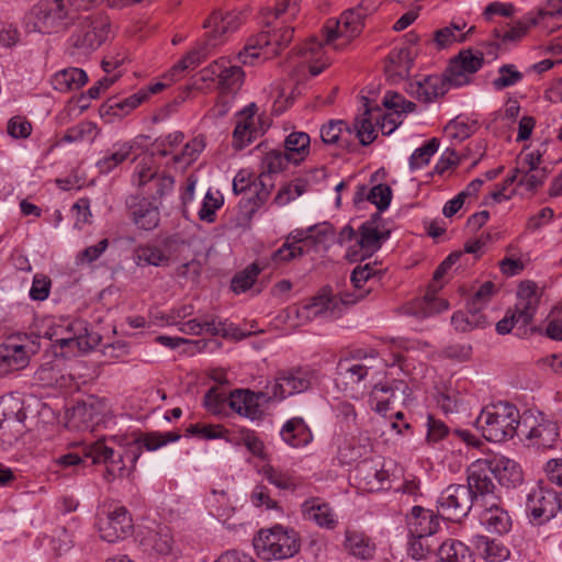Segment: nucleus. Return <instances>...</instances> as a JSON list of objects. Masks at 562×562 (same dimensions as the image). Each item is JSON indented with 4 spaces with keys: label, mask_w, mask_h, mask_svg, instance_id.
Instances as JSON below:
<instances>
[{
    "label": "nucleus",
    "mask_w": 562,
    "mask_h": 562,
    "mask_svg": "<svg viewBox=\"0 0 562 562\" xmlns=\"http://www.w3.org/2000/svg\"><path fill=\"white\" fill-rule=\"evenodd\" d=\"M180 438L179 431L145 432L134 440L133 447L121 451H115L101 441L83 445L81 441L72 440V467L80 465L87 460H90V464L103 462L106 467L104 477L108 481H112L115 477L130 475L131 470L126 468V462L134 468L143 447L148 451H155L168 442L177 441Z\"/></svg>",
    "instance_id": "obj_1"
},
{
    "label": "nucleus",
    "mask_w": 562,
    "mask_h": 562,
    "mask_svg": "<svg viewBox=\"0 0 562 562\" xmlns=\"http://www.w3.org/2000/svg\"><path fill=\"white\" fill-rule=\"evenodd\" d=\"M475 424L487 441L503 442L517 435L520 413L515 405L499 401L483 408Z\"/></svg>",
    "instance_id": "obj_2"
},
{
    "label": "nucleus",
    "mask_w": 562,
    "mask_h": 562,
    "mask_svg": "<svg viewBox=\"0 0 562 562\" xmlns=\"http://www.w3.org/2000/svg\"><path fill=\"white\" fill-rule=\"evenodd\" d=\"M258 555L265 560L286 559L300 550L297 535L293 529L277 525L269 530H260L254 539Z\"/></svg>",
    "instance_id": "obj_3"
},
{
    "label": "nucleus",
    "mask_w": 562,
    "mask_h": 562,
    "mask_svg": "<svg viewBox=\"0 0 562 562\" xmlns=\"http://www.w3.org/2000/svg\"><path fill=\"white\" fill-rule=\"evenodd\" d=\"M316 381V371L310 367H294L277 373L270 389L273 400L281 401L288 396L310 390Z\"/></svg>",
    "instance_id": "obj_4"
},
{
    "label": "nucleus",
    "mask_w": 562,
    "mask_h": 562,
    "mask_svg": "<svg viewBox=\"0 0 562 562\" xmlns=\"http://www.w3.org/2000/svg\"><path fill=\"white\" fill-rule=\"evenodd\" d=\"M66 9L54 8L49 0H42L24 15L29 32L55 33L66 29Z\"/></svg>",
    "instance_id": "obj_5"
},
{
    "label": "nucleus",
    "mask_w": 562,
    "mask_h": 562,
    "mask_svg": "<svg viewBox=\"0 0 562 562\" xmlns=\"http://www.w3.org/2000/svg\"><path fill=\"white\" fill-rule=\"evenodd\" d=\"M98 527L101 539L113 543L132 535L134 524L127 508L115 505L102 510Z\"/></svg>",
    "instance_id": "obj_6"
},
{
    "label": "nucleus",
    "mask_w": 562,
    "mask_h": 562,
    "mask_svg": "<svg viewBox=\"0 0 562 562\" xmlns=\"http://www.w3.org/2000/svg\"><path fill=\"white\" fill-rule=\"evenodd\" d=\"M473 502L472 491L469 487L464 484H451L441 492L438 509L443 518L460 522L470 513Z\"/></svg>",
    "instance_id": "obj_7"
},
{
    "label": "nucleus",
    "mask_w": 562,
    "mask_h": 562,
    "mask_svg": "<svg viewBox=\"0 0 562 562\" xmlns=\"http://www.w3.org/2000/svg\"><path fill=\"white\" fill-rule=\"evenodd\" d=\"M561 496L553 490L539 488L527 497L526 512L530 521L535 525H542L553 517L561 509Z\"/></svg>",
    "instance_id": "obj_8"
},
{
    "label": "nucleus",
    "mask_w": 562,
    "mask_h": 562,
    "mask_svg": "<svg viewBox=\"0 0 562 562\" xmlns=\"http://www.w3.org/2000/svg\"><path fill=\"white\" fill-rule=\"evenodd\" d=\"M272 394L269 392H254L249 389H236L228 395V406L238 415L251 420L260 419L263 415L260 408V402L272 401Z\"/></svg>",
    "instance_id": "obj_9"
},
{
    "label": "nucleus",
    "mask_w": 562,
    "mask_h": 562,
    "mask_svg": "<svg viewBox=\"0 0 562 562\" xmlns=\"http://www.w3.org/2000/svg\"><path fill=\"white\" fill-rule=\"evenodd\" d=\"M484 64V54L480 50L473 53L471 48L462 49L451 59L448 69V80L454 87H462L470 82L469 75L479 71Z\"/></svg>",
    "instance_id": "obj_10"
},
{
    "label": "nucleus",
    "mask_w": 562,
    "mask_h": 562,
    "mask_svg": "<svg viewBox=\"0 0 562 562\" xmlns=\"http://www.w3.org/2000/svg\"><path fill=\"white\" fill-rule=\"evenodd\" d=\"M376 358V352L372 351L370 357L363 356L361 350H357L352 358L340 359L337 363V375L346 385H358L370 376L373 366L370 360Z\"/></svg>",
    "instance_id": "obj_11"
},
{
    "label": "nucleus",
    "mask_w": 562,
    "mask_h": 562,
    "mask_svg": "<svg viewBox=\"0 0 562 562\" xmlns=\"http://www.w3.org/2000/svg\"><path fill=\"white\" fill-rule=\"evenodd\" d=\"M243 23L240 13L235 11L223 12L215 10L203 23V27L211 29L206 33L207 45L217 46L226 34L235 32Z\"/></svg>",
    "instance_id": "obj_12"
},
{
    "label": "nucleus",
    "mask_w": 562,
    "mask_h": 562,
    "mask_svg": "<svg viewBox=\"0 0 562 562\" xmlns=\"http://www.w3.org/2000/svg\"><path fill=\"white\" fill-rule=\"evenodd\" d=\"M363 294H358L356 299H351L349 294L345 297L318 295L312 299V302L305 304L301 311V315L310 317L338 318L341 316L342 307L348 304L356 303Z\"/></svg>",
    "instance_id": "obj_13"
},
{
    "label": "nucleus",
    "mask_w": 562,
    "mask_h": 562,
    "mask_svg": "<svg viewBox=\"0 0 562 562\" xmlns=\"http://www.w3.org/2000/svg\"><path fill=\"white\" fill-rule=\"evenodd\" d=\"M147 99L148 92L144 89H139L137 92L126 98L114 95L100 105L99 112L102 119H105L108 123H112L116 119L122 120L127 116Z\"/></svg>",
    "instance_id": "obj_14"
},
{
    "label": "nucleus",
    "mask_w": 562,
    "mask_h": 562,
    "mask_svg": "<svg viewBox=\"0 0 562 562\" xmlns=\"http://www.w3.org/2000/svg\"><path fill=\"white\" fill-rule=\"evenodd\" d=\"M77 38L75 46L94 49L106 38L109 25L102 20H94L92 15L78 16Z\"/></svg>",
    "instance_id": "obj_15"
},
{
    "label": "nucleus",
    "mask_w": 562,
    "mask_h": 562,
    "mask_svg": "<svg viewBox=\"0 0 562 562\" xmlns=\"http://www.w3.org/2000/svg\"><path fill=\"white\" fill-rule=\"evenodd\" d=\"M492 465L490 459H479L468 468V484L475 499L479 496H486L496 493V485L492 477Z\"/></svg>",
    "instance_id": "obj_16"
},
{
    "label": "nucleus",
    "mask_w": 562,
    "mask_h": 562,
    "mask_svg": "<svg viewBox=\"0 0 562 562\" xmlns=\"http://www.w3.org/2000/svg\"><path fill=\"white\" fill-rule=\"evenodd\" d=\"M492 474L497 480L501 487L513 490L520 486L524 482L521 467L513 459L505 456H495L490 459Z\"/></svg>",
    "instance_id": "obj_17"
},
{
    "label": "nucleus",
    "mask_w": 562,
    "mask_h": 562,
    "mask_svg": "<svg viewBox=\"0 0 562 562\" xmlns=\"http://www.w3.org/2000/svg\"><path fill=\"white\" fill-rule=\"evenodd\" d=\"M409 536L436 535L440 528L439 517L430 509L414 506L406 516Z\"/></svg>",
    "instance_id": "obj_18"
},
{
    "label": "nucleus",
    "mask_w": 562,
    "mask_h": 562,
    "mask_svg": "<svg viewBox=\"0 0 562 562\" xmlns=\"http://www.w3.org/2000/svg\"><path fill=\"white\" fill-rule=\"evenodd\" d=\"M46 335L52 342L50 348L55 357L52 371L60 373L63 367L66 366L67 355L70 351V325H55L48 329Z\"/></svg>",
    "instance_id": "obj_19"
},
{
    "label": "nucleus",
    "mask_w": 562,
    "mask_h": 562,
    "mask_svg": "<svg viewBox=\"0 0 562 562\" xmlns=\"http://www.w3.org/2000/svg\"><path fill=\"white\" fill-rule=\"evenodd\" d=\"M364 12H359L356 8L347 9L337 20L336 27L328 31L326 42L329 43L339 36H358L364 27Z\"/></svg>",
    "instance_id": "obj_20"
},
{
    "label": "nucleus",
    "mask_w": 562,
    "mask_h": 562,
    "mask_svg": "<svg viewBox=\"0 0 562 562\" xmlns=\"http://www.w3.org/2000/svg\"><path fill=\"white\" fill-rule=\"evenodd\" d=\"M536 284L530 281L521 282L518 289V302L513 313L520 321L522 326L531 324L539 304L536 293Z\"/></svg>",
    "instance_id": "obj_21"
},
{
    "label": "nucleus",
    "mask_w": 562,
    "mask_h": 562,
    "mask_svg": "<svg viewBox=\"0 0 562 562\" xmlns=\"http://www.w3.org/2000/svg\"><path fill=\"white\" fill-rule=\"evenodd\" d=\"M306 520L314 521L322 528L334 529L337 525L333 508L319 497H311L301 505Z\"/></svg>",
    "instance_id": "obj_22"
},
{
    "label": "nucleus",
    "mask_w": 562,
    "mask_h": 562,
    "mask_svg": "<svg viewBox=\"0 0 562 562\" xmlns=\"http://www.w3.org/2000/svg\"><path fill=\"white\" fill-rule=\"evenodd\" d=\"M277 38L274 31H263L258 35L250 37L244 49L239 52L237 58L241 64H250L254 58L263 55L268 58L271 55V48H276Z\"/></svg>",
    "instance_id": "obj_23"
},
{
    "label": "nucleus",
    "mask_w": 562,
    "mask_h": 562,
    "mask_svg": "<svg viewBox=\"0 0 562 562\" xmlns=\"http://www.w3.org/2000/svg\"><path fill=\"white\" fill-rule=\"evenodd\" d=\"M387 479V471L367 460L360 462L355 471V480L368 492L383 490Z\"/></svg>",
    "instance_id": "obj_24"
},
{
    "label": "nucleus",
    "mask_w": 562,
    "mask_h": 562,
    "mask_svg": "<svg viewBox=\"0 0 562 562\" xmlns=\"http://www.w3.org/2000/svg\"><path fill=\"white\" fill-rule=\"evenodd\" d=\"M450 86H453L448 80V72L443 76H428L423 81L412 85V93L424 102H431L435 99L445 95Z\"/></svg>",
    "instance_id": "obj_25"
},
{
    "label": "nucleus",
    "mask_w": 562,
    "mask_h": 562,
    "mask_svg": "<svg viewBox=\"0 0 562 562\" xmlns=\"http://www.w3.org/2000/svg\"><path fill=\"white\" fill-rule=\"evenodd\" d=\"M390 235V229H380L379 225H374L373 221H367L359 227V239L357 244L364 255L371 256L381 248L382 243L386 240Z\"/></svg>",
    "instance_id": "obj_26"
},
{
    "label": "nucleus",
    "mask_w": 562,
    "mask_h": 562,
    "mask_svg": "<svg viewBox=\"0 0 562 562\" xmlns=\"http://www.w3.org/2000/svg\"><path fill=\"white\" fill-rule=\"evenodd\" d=\"M29 362L25 347L14 341L0 345V373L24 368Z\"/></svg>",
    "instance_id": "obj_27"
},
{
    "label": "nucleus",
    "mask_w": 562,
    "mask_h": 562,
    "mask_svg": "<svg viewBox=\"0 0 562 562\" xmlns=\"http://www.w3.org/2000/svg\"><path fill=\"white\" fill-rule=\"evenodd\" d=\"M280 435L283 441L293 448L304 447L313 439L312 431L302 417L289 419L281 428Z\"/></svg>",
    "instance_id": "obj_28"
},
{
    "label": "nucleus",
    "mask_w": 562,
    "mask_h": 562,
    "mask_svg": "<svg viewBox=\"0 0 562 562\" xmlns=\"http://www.w3.org/2000/svg\"><path fill=\"white\" fill-rule=\"evenodd\" d=\"M363 105L366 108L362 116H358L353 121V126L351 127L352 133L356 132V136L359 138V143L362 146H368L375 140L378 137V133L372 124V112H380V108L376 105L372 108L370 105V99L367 97H362Z\"/></svg>",
    "instance_id": "obj_29"
},
{
    "label": "nucleus",
    "mask_w": 562,
    "mask_h": 562,
    "mask_svg": "<svg viewBox=\"0 0 562 562\" xmlns=\"http://www.w3.org/2000/svg\"><path fill=\"white\" fill-rule=\"evenodd\" d=\"M526 437L538 448L551 449L559 438V426L553 420L541 418L536 426L530 428Z\"/></svg>",
    "instance_id": "obj_30"
},
{
    "label": "nucleus",
    "mask_w": 562,
    "mask_h": 562,
    "mask_svg": "<svg viewBox=\"0 0 562 562\" xmlns=\"http://www.w3.org/2000/svg\"><path fill=\"white\" fill-rule=\"evenodd\" d=\"M134 223L142 229L151 231L158 226L159 210L147 199L130 205Z\"/></svg>",
    "instance_id": "obj_31"
},
{
    "label": "nucleus",
    "mask_w": 562,
    "mask_h": 562,
    "mask_svg": "<svg viewBox=\"0 0 562 562\" xmlns=\"http://www.w3.org/2000/svg\"><path fill=\"white\" fill-rule=\"evenodd\" d=\"M351 135V127L347 122L341 120L329 121L321 128V138L325 144L340 143V146L347 148L348 150H350L351 146L353 145L350 140Z\"/></svg>",
    "instance_id": "obj_32"
},
{
    "label": "nucleus",
    "mask_w": 562,
    "mask_h": 562,
    "mask_svg": "<svg viewBox=\"0 0 562 562\" xmlns=\"http://www.w3.org/2000/svg\"><path fill=\"white\" fill-rule=\"evenodd\" d=\"M481 521L490 532L499 536L507 533L513 525L508 512L496 505L482 513Z\"/></svg>",
    "instance_id": "obj_33"
},
{
    "label": "nucleus",
    "mask_w": 562,
    "mask_h": 562,
    "mask_svg": "<svg viewBox=\"0 0 562 562\" xmlns=\"http://www.w3.org/2000/svg\"><path fill=\"white\" fill-rule=\"evenodd\" d=\"M441 541L436 535L409 536L407 543V553L416 561L427 559L431 554H438V548Z\"/></svg>",
    "instance_id": "obj_34"
},
{
    "label": "nucleus",
    "mask_w": 562,
    "mask_h": 562,
    "mask_svg": "<svg viewBox=\"0 0 562 562\" xmlns=\"http://www.w3.org/2000/svg\"><path fill=\"white\" fill-rule=\"evenodd\" d=\"M438 562H474L470 549L461 541L447 539L438 548Z\"/></svg>",
    "instance_id": "obj_35"
},
{
    "label": "nucleus",
    "mask_w": 562,
    "mask_h": 562,
    "mask_svg": "<svg viewBox=\"0 0 562 562\" xmlns=\"http://www.w3.org/2000/svg\"><path fill=\"white\" fill-rule=\"evenodd\" d=\"M345 549L352 555L367 560L373 557L375 546L363 532L347 530Z\"/></svg>",
    "instance_id": "obj_36"
},
{
    "label": "nucleus",
    "mask_w": 562,
    "mask_h": 562,
    "mask_svg": "<svg viewBox=\"0 0 562 562\" xmlns=\"http://www.w3.org/2000/svg\"><path fill=\"white\" fill-rule=\"evenodd\" d=\"M172 535L167 526H160L157 530L149 531L148 535L142 540V544L157 554L166 555L172 549Z\"/></svg>",
    "instance_id": "obj_37"
},
{
    "label": "nucleus",
    "mask_w": 562,
    "mask_h": 562,
    "mask_svg": "<svg viewBox=\"0 0 562 562\" xmlns=\"http://www.w3.org/2000/svg\"><path fill=\"white\" fill-rule=\"evenodd\" d=\"M473 543L483 558L490 562H501L506 560L510 552L503 543L492 540L486 536L477 535Z\"/></svg>",
    "instance_id": "obj_38"
},
{
    "label": "nucleus",
    "mask_w": 562,
    "mask_h": 562,
    "mask_svg": "<svg viewBox=\"0 0 562 562\" xmlns=\"http://www.w3.org/2000/svg\"><path fill=\"white\" fill-rule=\"evenodd\" d=\"M258 180V183L254 182L251 196H248L246 202H244L243 199L239 203L243 207H247L248 204H250V207L247 210L249 215H252L268 200L271 188L273 187L271 177L267 173H261Z\"/></svg>",
    "instance_id": "obj_39"
},
{
    "label": "nucleus",
    "mask_w": 562,
    "mask_h": 562,
    "mask_svg": "<svg viewBox=\"0 0 562 562\" xmlns=\"http://www.w3.org/2000/svg\"><path fill=\"white\" fill-rule=\"evenodd\" d=\"M311 138L304 132H293L284 140V151L292 157V164H301L310 153Z\"/></svg>",
    "instance_id": "obj_40"
},
{
    "label": "nucleus",
    "mask_w": 562,
    "mask_h": 562,
    "mask_svg": "<svg viewBox=\"0 0 562 562\" xmlns=\"http://www.w3.org/2000/svg\"><path fill=\"white\" fill-rule=\"evenodd\" d=\"M244 76L239 66L225 64L217 81L220 94H235L244 83Z\"/></svg>",
    "instance_id": "obj_41"
},
{
    "label": "nucleus",
    "mask_w": 562,
    "mask_h": 562,
    "mask_svg": "<svg viewBox=\"0 0 562 562\" xmlns=\"http://www.w3.org/2000/svg\"><path fill=\"white\" fill-rule=\"evenodd\" d=\"M97 415L98 411L92 397L88 401L76 400L72 406V420H78L76 424L78 430H92Z\"/></svg>",
    "instance_id": "obj_42"
},
{
    "label": "nucleus",
    "mask_w": 562,
    "mask_h": 562,
    "mask_svg": "<svg viewBox=\"0 0 562 562\" xmlns=\"http://www.w3.org/2000/svg\"><path fill=\"white\" fill-rule=\"evenodd\" d=\"M180 330L187 335H201L203 333L210 334L212 336L222 335L223 337L227 336V331L224 327V323H216L214 318L212 319H190L183 323L180 327Z\"/></svg>",
    "instance_id": "obj_43"
},
{
    "label": "nucleus",
    "mask_w": 562,
    "mask_h": 562,
    "mask_svg": "<svg viewBox=\"0 0 562 562\" xmlns=\"http://www.w3.org/2000/svg\"><path fill=\"white\" fill-rule=\"evenodd\" d=\"M413 63L412 52L408 48L400 49L390 55V65L386 66V72L392 77L404 79L409 75Z\"/></svg>",
    "instance_id": "obj_44"
},
{
    "label": "nucleus",
    "mask_w": 562,
    "mask_h": 562,
    "mask_svg": "<svg viewBox=\"0 0 562 562\" xmlns=\"http://www.w3.org/2000/svg\"><path fill=\"white\" fill-rule=\"evenodd\" d=\"M0 415L4 422L23 423L26 418L21 397L8 395L0 398Z\"/></svg>",
    "instance_id": "obj_45"
},
{
    "label": "nucleus",
    "mask_w": 562,
    "mask_h": 562,
    "mask_svg": "<svg viewBox=\"0 0 562 562\" xmlns=\"http://www.w3.org/2000/svg\"><path fill=\"white\" fill-rule=\"evenodd\" d=\"M290 162H292V157L289 156L286 151L272 149L266 154L262 160L263 171L261 173H267L271 177L274 173L285 170Z\"/></svg>",
    "instance_id": "obj_46"
},
{
    "label": "nucleus",
    "mask_w": 562,
    "mask_h": 562,
    "mask_svg": "<svg viewBox=\"0 0 562 562\" xmlns=\"http://www.w3.org/2000/svg\"><path fill=\"white\" fill-rule=\"evenodd\" d=\"M261 268L258 263L254 262L249 265L243 271L236 273L232 280V290L235 293H243L249 290L255 283Z\"/></svg>",
    "instance_id": "obj_47"
},
{
    "label": "nucleus",
    "mask_w": 562,
    "mask_h": 562,
    "mask_svg": "<svg viewBox=\"0 0 562 562\" xmlns=\"http://www.w3.org/2000/svg\"><path fill=\"white\" fill-rule=\"evenodd\" d=\"M524 74L518 71L515 65L505 64L498 68V77L492 83L496 90H503L520 82Z\"/></svg>",
    "instance_id": "obj_48"
},
{
    "label": "nucleus",
    "mask_w": 562,
    "mask_h": 562,
    "mask_svg": "<svg viewBox=\"0 0 562 562\" xmlns=\"http://www.w3.org/2000/svg\"><path fill=\"white\" fill-rule=\"evenodd\" d=\"M132 154V146L128 144H122L116 150L105 156L103 159L98 161V167L101 172L109 173L116 166L125 161Z\"/></svg>",
    "instance_id": "obj_49"
},
{
    "label": "nucleus",
    "mask_w": 562,
    "mask_h": 562,
    "mask_svg": "<svg viewBox=\"0 0 562 562\" xmlns=\"http://www.w3.org/2000/svg\"><path fill=\"white\" fill-rule=\"evenodd\" d=\"M439 147V140L437 138L429 139L422 147L417 148L409 158L411 169H419L426 166L430 157L437 151Z\"/></svg>",
    "instance_id": "obj_50"
},
{
    "label": "nucleus",
    "mask_w": 562,
    "mask_h": 562,
    "mask_svg": "<svg viewBox=\"0 0 562 562\" xmlns=\"http://www.w3.org/2000/svg\"><path fill=\"white\" fill-rule=\"evenodd\" d=\"M99 127L95 123L85 121L72 128V143L91 145L99 135Z\"/></svg>",
    "instance_id": "obj_51"
},
{
    "label": "nucleus",
    "mask_w": 562,
    "mask_h": 562,
    "mask_svg": "<svg viewBox=\"0 0 562 562\" xmlns=\"http://www.w3.org/2000/svg\"><path fill=\"white\" fill-rule=\"evenodd\" d=\"M533 24L529 23V14L525 18L524 21H518L514 26L502 30L495 29L494 36L502 42H516L521 40L526 34L530 26Z\"/></svg>",
    "instance_id": "obj_52"
},
{
    "label": "nucleus",
    "mask_w": 562,
    "mask_h": 562,
    "mask_svg": "<svg viewBox=\"0 0 562 562\" xmlns=\"http://www.w3.org/2000/svg\"><path fill=\"white\" fill-rule=\"evenodd\" d=\"M367 200L374 204L378 211H385L392 200V189L384 183L376 184L369 190Z\"/></svg>",
    "instance_id": "obj_53"
},
{
    "label": "nucleus",
    "mask_w": 562,
    "mask_h": 562,
    "mask_svg": "<svg viewBox=\"0 0 562 562\" xmlns=\"http://www.w3.org/2000/svg\"><path fill=\"white\" fill-rule=\"evenodd\" d=\"M256 131L252 128L250 122L238 121L233 132V147L236 150H241L252 142Z\"/></svg>",
    "instance_id": "obj_54"
},
{
    "label": "nucleus",
    "mask_w": 562,
    "mask_h": 562,
    "mask_svg": "<svg viewBox=\"0 0 562 562\" xmlns=\"http://www.w3.org/2000/svg\"><path fill=\"white\" fill-rule=\"evenodd\" d=\"M139 263L151 266H165L169 262V257L157 246H144L137 251Z\"/></svg>",
    "instance_id": "obj_55"
},
{
    "label": "nucleus",
    "mask_w": 562,
    "mask_h": 562,
    "mask_svg": "<svg viewBox=\"0 0 562 562\" xmlns=\"http://www.w3.org/2000/svg\"><path fill=\"white\" fill-rule=\"evenodd\" d=\"M203 403L212 414L220 415L224 412L226 403L228 404V396L213 386L205 393Z\"/></svg>",
    "instance_id": "obj_56"
},
{
    "label": "nucleus",
    "mask_w": 562,
    "mask_h": 562,
    "mask_svg": "<svg viewBox=\"0 0 562 562\" xmlns=\"http://www.w3.org/2000/svg\"><path fill=\"white\" fill-rule=\"evenodd\" d=\"M262 472L269 483L281 490H294L296 487L294 479L291 475L277 470L273 467L267 465L263 468Z\"/></svg>",
    "instance_id": "obj_57"
},
{
    "label": "nucleus",
    "mask_w": 562,
    "mask_h": 562,
    "mask_svg": "<svg viewBox=\"0 0 562 562\" xmlns=\"http://www.w3.org/2000/svg\"><path fill=\"white\" fill-rule=\"evenodd\" d=\"M205 143L203 138L195 137L187 143L180 155L173 157L175 162H182L186 166L191 165L204 149Z\"/></svg>",
    "instance_id": "obj_58"
},
{
    "label": "nucleus",
    "mask_w": 562,
    "mask_h": 562,
    "mask_svg": "<svg viewBox=\"0 0 562 562\" xmlns=\"http://www.w3.org/2000/svg\"><path fill=\"white\" fill-rule=\"evenodd\" d=\"M304 255V249L302 246H291L290 243L284 241V244L277 250H274L271 255V261L279 266L286 263L295 258H299Z\"/></svg>",
    "instance_id": "obj_59"
},
{
    "label": "nucleus",
    "mask_w": 562,
    "mask_h": 562,
    "mask_svg": "<svg viewBox=\"0 0 562 562\" xmlns=\"http://www.w3.org/2000/svg\"><path fill=\"white\" fill-rule=\"evenodd\" d=\"M562 14V0H549L547 4L539 9L533 15L529 13V23L539 24L546 19L555 18Z\"/></svg>",
    "instance_id": "obj_60"
},
{
    "label": "nucleus",
    "mask_w": 562,
    "mask_h": 562,
    "mask_svg": "<svg viewBox=\"0 0 562 562\" xmlns=\"http://www.w3.org/2000/svg\"><path fill=\"white\" fill-rule=\"evenodd\" d=\"M467 34H457L452 27H442L435 32L434 41L438 48H446L453 43H462Z\"/></svg>",
    "instance_id": "obj_61"
},
{
    "label": "nucleus",
    "mask_w": 562,
    "mask_h": 562,
    "mask_svg": "<svg viewBox=\"0 0 562 562\" xmlns=\"http://www.w3.org/2000/svg\"><path fill=\"white\" fill-rule=\"evenodd\" d=\"M222 199L214 198L211 192H207L199 211V218L206 223L215 222V212L222 206Z\"/></svg>",
    "instance_id": "obj_62"
},
{
    "label": "nucleus",
    "mask_w": 562,
    "mask_h": 562,
    "mask_svg": "<svg viewBox=\"0 0 562 562\" xmlns=\"http://www.w3.org/2000/svg\"><path fill=\"white\" fill-rule=\"evenodd\" d=\"M446 132L453 138L463 140L472 135L475 130V122L469 124L464 121L452 120L446 127Z\"/></svg>",
    "instance_id": "obj_63"
},
{
    "label": "nucleus",
    "mask_w": 562,
    "mask_h": 562,
    "mask_svg": "<svg viewBox=\"0 0 562 562\" xmlns=\"http://www.w3.org/2000/svg\"><path fill=\"white\" fill-rule=\"evenodd\" d=\"M7 128L13 138H27L32 132V124L23 116H13L9 120Z\"/></svg>",
    "instance_id": "obj_64"
}]
</instances>
